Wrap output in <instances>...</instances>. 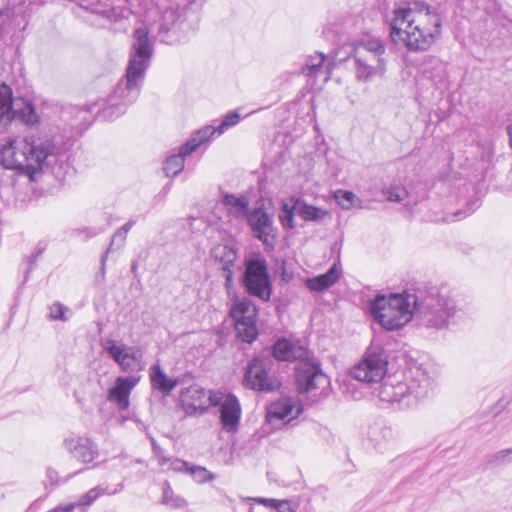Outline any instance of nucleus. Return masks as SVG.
Instances as JSON below:
<instances>
[{
    "mask_svg": "<svg viewBox=\"0 0 512 512\" xmlns=\"http://www.w3.org/2000/svg\"><path fill=\"white\" fill-rule=\"evenodd\" d=\"M69 149V141L61 135L7 138L0 144V162L6 169L18 170L30 177L47 168L56 178H63L69 169Z\"/></svg>",
    "mask_w": 512,
    "mask_h": 512,
    "instance_id": "f257e3e1",
    "label": "nucleus"
},
{
    "mask_svg": "<svg viewBox=\"0 0 512 512\" xmlns=\"http://www.w3.org/2000/svg\"><path fill=\"white\" fill-rule=\"evenodd\" d=\"M133 38L132 53L125 77L118 82L115 90L108 97L106 106L99 113V117L104 120L118 118L130 104L136 101L145 72L150 66L153 44L149 38V30L141 25L135 29Z\"/></svg>",
    "mask_w": 512,
    "mask_h": 512,
    "instance_id": "f03ea898",
    "label": "nucleus"
},
{
    "mask_svg": "<svg viewBox=\"0 0 512 512\" xmlns=\"http://www.w3.org/2000/svg\"><path fill=\"white\" fill-rule=\"evenodd\" d=\"M441 18L426 4L399 7L390 21V38L395 44L403 43L412 52L428 50L439 38Z\"/></svg>",
    "mask_w": 512,
    "mask_h": 512,
    "instance_id": "7ed1b4c3",
    "label": "nucleus"
},
{
    "mask_svg": "<svg viewBox=\"0 0 512 512\" xmlns=\"http://www.w3.org/2000/svg\"><path fill=\"white\" fill-rule=\"evenodd\" d=\"M413 318L419 327L441 330L464 315L446 287H430L413 293Z\"/></svg>",
    "mask_w": 512,
    "mask_h": 512,
    "instance_id": "20e7f679",
    "label": "nucleus"
},
{
    "mask_svg": "<svg viewBox=\"0 0 512 512\" xmlns=\"http://www.w3.org/2000/svg\"><path fill=\"white\" fill-rule=\"evenodd\" d=\"M436 372L429 366L411 368L405 380L388 378L378 389L380 401L408 408L426 398L435 387Z\"/></svg>",
    "mask_w": 512,
    "mask_h": 512,
    "instance_id": "39448f33",
    "label": "nucleus"
},
{
    "mask_svg": "<svg viewBox=\"0 0 512 512\" xmlns=\"http://www.w3.org/2000/svg\"><path fill=\"white\" fill-rule=\"evenodd\" d=\"M273 357L279 361H298L295 379L300 393H314L329 385V378L323 373L320 362L314 355L285 338L273 345Z\"/></svg>",
    "mask_w": 512,
    "mask_h": 512,
    "instance_id": "423d86ee",
    "label": "nucleus"
},
{
    "mask_svg": "<svg viewBox=\"0 0 512 512\" xmlns=\"http://www.w3.org/2000/svg\"><path fill=\"white\" fill-rule=\"evenodd\" d=\"M413 295L408 292L377 295L369 306L372 316L383 328L394 331L402 328L413 317Z\"/></svg>",
    "mask_w": 512,
    "mask_h": 512,
    "instance_id": "0eeeda50",
    "label": "nucleus"
},
{
    "mask_svg": "<svg viewBox=\"0 0 512 512\" xmlns=\"http://www.w3.org/2000/svg\"><path fill=\"white\" fill-rule=\"evenodd\" d=\"M16 120L33 127L39 118L30 102L14 99L11 87L0 82V125L6 127Z\"/></svg>",
    "mask_w": 512,
    "mask_h": 512,
    "instance_id": "6e6552de",
    "label": "nucleus"
},
{
    "mask_svg": "<svg viewBox=\"0 0 512 512\" xmlns=\"http://www.w3.org/2000/svg\"><path fill=\"white\" fill-rule=\"evenodd\" d=\"M388 363L386 350L379 345H371L362 359L351 368L350 375L367 384L379 383L387 373Z\"/></svg>",
    "mask_w": 512,
    "mask_h": 512,
    "instance_id": "1a4fd4ad",
    "label": "nucleus"
},
{
    "mask_svg": "<svg viewBox=\"0 0 512 512\" xmlns=\"http://www.w3.org/2000/svg\"><path fill=\"white\" fill-rule=\"evenodd\" d=\"M242 284L246 292L263 302H268L272 294V280L267 261L262 257L248 259L242 274Z\"/></svg>",
    "mask_w": 512,
    "mask_h": 512,
    "instance_id": "9d476101",
    "label": "nucleus"
},
{
    "mask_svg": "<svg viewBox=\"0 0 512 512\" xmlns=\"http://www.w3.org/2000/svg\"><path fill=\"white\" fill-rule=\"evenodd\" d=\"M273 360L269 356L254 357L245 369L243 384L246 388L270 392L276 390L280 383L271 373Z\"/></svg>",
    "mask_w": 512,
    "mask_h": 512,
    "instance_id": "9b49d317",
    "label": "nucleus"
},
{
    "mask_svg": "<svg viewBox=\"0 0 512 512\" xmlns=\"http://www.w3.org/2000/svg\"><path fill=\"white\" fill-rule=\"evenodd\" d=\"M231 316L235 320L237 337L246 343H252L258 336L256 318L258 310L248 298L238 299L231 308Z\"/></svg>",
    "mask_w": 512,
    "mask_h": 512,
    "instance_id": "f8f14e48",
    "label": "nucleus"
},
{
    "mask_svg": "<svg viewBox=\"0 0 512 512\" xmlns=\"http://www.w3.org/2000/svg\"><path fill=\"white\" fill-rule=\"evenodd\" d=\"M212 406H220V421L226 432H235L241 418V405L238 398L232 394L215 392L210 397Z\"/></svg>",
    "mask_w": 512,
    "mask_h": 512,
    "instance_id": "ddd939ff",
    "label": "nucleus"
},
{
    "mask_svg": "<svg viewBox=\"0 0 512 512\" xmlns=\"http://www.w3.org/2000/svg\"><path fill=\"white\" fill-rule=\"evenodd\" d=\"M353 62L352 69L356 81L370 83L385 77L387 72V59L370 58L358 55H350Z\"/></svg>",
    "mask_w": 512,
    "mask_h": 512,
    "instance_id": "4468645a",
    "label": "nucleus"
},
{
    "mask_svg": "<svg viewBox=\"0 0 512 512\" xmlns=\"http://www.w3.org/2000/svg\"><path fill=\"white\" fill-rule=\"evenodd\" d=\"M104 349L124 372H134L141 368V353L139 350L126 348L125 345L118 346L113 340L107 341Z\"/></svg>",
    "mask_w": 512,
    "mask_h": 512,
    "instance_id": "2eb2a0df",
    "label": "nucleus"
},
{
    "mask_svg": "<svg viewBox=\"0 0 512 512\" xmlns=\"http://www.w3.org/2000/svg\"><path fill=\"white\" fill-rule=\"evenodd\" d=\"M246 218L254 237L263 244L272 246L275 234L273 221L268 213L261 208H257L250 212Z\"/></svg>",
    "mask_w": 512,
    "mask_h": 512,
    "instance_id": "dca6fc26",
    "label": "nucleus"
},
{
    "mask_svg": "<svg viewBox=\"0 0 512 512\" xmlns=\"http://www.w3.org/2000/svg\"><path fill=\"white\" fill-rule=\"evenodd\" d=\"M139 380L138 376L117 377L107 392V400L115 404L119 410H127L130 406V394Z\"/></svg>",
    "mask_w": 512,
    "mask_h": 512,
    "instance_id": "f3484780",
    "label": "nucleus"
},
{
    "mask_svg": "<svg viewBox=\"0 0 512 512\" xmlns=\"http://www.w3.org/2000/svg\"><path fill=\"white\" fill-rule=\"evenodd\" d=\"M66 450L82 463H91L98 457L97 444L86 436H70L64 440Z\"/></svg>",
    "mask_w": 512,
    "mask_h": 512,
    "instance_id": "a211bd4d",
    "label": "nucleus"
},
{
    "mask_svg": "<svg viewBox=\"0 0 512 512\" xmlns=\"http://www.w3.org/2000/svg\"><path fill=\"white\" fill-rule=\"evenodd\" d=\"M216 391H206L199 385H191L188 388H185L181 397L184 402H187L190 406L193 407L195 411H199L200 414L205 413L212 403L210 402V397Z\"/></svg>",
    "mask_w": 512,
    "mask_h": 512,
    "instance_id": "6ab92c4d",
    "label": "nucleus"
},
{
    "mask_svg": "<svg viewBox=\"0 0 512 512\" xmlns=\"http://www.w3.org/2000/svg\"><path fill=\"white\" fill-rule=\"evenodd\" d=\"M353 55L386 59V46L383 40L377 37H367L360 39L354 45Z\"/></svg>",
    "mask_w": 512,
    "mask_h": 512,
    "instance_id": "aec40b11",
    "label": "nucleus"
},
{
    "mask_svg": "<svg viewBox=\"0 0 512 512\" xmlns=\"http://www.w3.org/2000/svg\"><path fill=\"white\" fill-rule=\"evenodd\" d=\"M340 278L338 265L334 263L329 270L321 275L305 280V286L310 291L321 292L333 286Z\"/></svg>",
    "mask_w": 512,
    "mask_h": 512,
    "instance_id": "412c9836",
    "label": "nucleus"
},
{
    "mask_svg": "<svg viewBox=\"0 0 512 512\" xmlns=\"http://www.w3.org/2000/svg\"><path fill=\"white\" fill-rule=\"evenodd\" d=\"M105 491L106 489L101 486L94 487L82 495L78 502L59 505L48 512H73L75 509H77L78 512H85V508L103 495Z\"/></svg>",
    "mask_w": 512,
    "mask_h": 512,
    "instance_id": "4be33fe9",
    "label": "nucleus"
},
{
    "mask_svg": "<svg viewBox=\"0 0 512 512\" xmlns=\"http://www.w3.org/2000/svg\"><path fill=\"white\" fill-rule=\"evenodd\" d=\"M422 76L436 87L445 86L447 73L445 65L437 58H431L423 64Z\"/></svg>",
    "mask_w": 512,
    "mask_h": 512,
    "instance_id": "5701e85b",
    "label": "nucleus"
},
{
    "mask_svg": "<svg viewBox=\"0 0 512 512\" xmlns=\"http://www.w3.org/2000/svg\"><path fill=\"white\" fill-rule=\"evenodd\" d=\"M300 409L294 407L291 400L284 399L278 401L270 406L267 412V420H281L289 422L294 417L298 416Z\"/></svg>",
    "mask_w": 512,
    "mask_h": 512,
    "instance_id": "b1692460",
    "label": "nucleus"
},
{
    "mask_svg": "<svg viewBox=\"0 0 512 512\" xmlns=\"http://www.w3.org/2000/svg\"><path fill=\"white\" fill-rule=\"evenodd\" d=\"M137 20V15L129 8L114 7L108 22L115 31L127 32L132 22Z\"/></svg>",
    "mask_w": 512,
    "mask_h": 512,
    "instance_id": "393cba45",
    "label": "nucleus"
},
{
    "mask_svg": "<svg viewBox=\"0 0 512 512\" xmlns=\"http://www.w3.org/2000/svg\"><path fill=\"white\" fill-rule=\"evenodd\" d=\"M150 379L152 387L165 395L170 394L177 386V380L169 378L158 364L151 367Z\"/></svg>",
    "mask_w": 512,
    "mask_h": 512,
    "instance_id": "a878e982",
    "label": "nucleus"
},
{
    "mask_svg": "<svg viewBox=\"0 0 512 512\" xmlns=\"http://www.w3.org/2000/svg\"><path fill=\"white\" fill-rule=\"evenodd\" d=\"M222 204L235 217H246L249 214V202L244 196L226 193L222 197Z\"/></svg>",
    "mask_w": 512,
    "mask_h": 512,
    "instance_id": "bb28decb",
    "label": "nucleus"
},
{
    "mask_svg": "<svg viewBox=\"0 0 512 512\" xmlns=\"http://www.w3.org/2000/svg\"><path fill=\"white\" fill-rule=\"evenodd\" d=\"M215 133H217V127L214 126H206L199 129L186 143L183 144V153L192 154L198 147L209 141Z\"/></svg>",
    "mask_w": 512,
    "mask_h": 512,
    "instance_id": "cd10ccee",
    "label": "nucleus"
},
{
    "mask_svg": "<svg viewBox=\"0 0 512 512\" xmlns=\"http://www.w3.org/2000/svg\"><path fill=\"white\" fill-rule=\"evenodd\" d=\"M296 213L304 221L313 222L321 221L327 215L326 210L310 205L300 198L296 199Z\"/></svg>",
    "mask_w": 512,
    "mask_h": 512,
    "instance_id": "c85d7f7f",
    "label": "nucleus"
},
{
    "mask_svg": "<svg viewBox=\"0 0 512 512\" xmlns=\"http://www.w3.org/2000/svg\"><path fill=\"white\" fill-rule=\"evenodd\" d=\"M190 154L183 153V145L179 148L177 154H173L166 158L163 170L167 177H175L184 169L185 157Z\"/></svg>",
    "mask_w": 512,
    "mask_h": 512,
    "instance_id": "c756f323",
    "label": "nucleus"
},
{
    "mask_svg": "<svg viewBox=\"0 0 512 512\" xmlns=\"http://www.w3.org/2000/svg\"><path fill=\"white\" fill-rule=\"evenodd\" d=\"M212 255L215 260L222 263V269L227 268V266L233 267L237 258L235 249L228 245H217L212 249Z\"/></svg>",
    "mask_w": 512,
    "mask_h": 512,
    "instance_id": "7c9ffc66",
    "label": "nucleus"
},
{
    "mask_svg": "<svg viewBox=\"0 0 512 512\" xmlns=\"http://www.w3.org/2000/svg\"><path fill=\"white\" fill-rule=\"evenodd\" d=\"M162 490H163L162 503L164 505H167V506H169L171 508H175V509H182V508L186 507L187 501L183 497L174 494V492L170 486V483L168 481H165L163 483Z\"/></svg>",
    "mask_w": 512,
    "mask_h": 512,
    "instance_id": "2f4dec72",
    "label": "nucleus"
},
{
    "mask_svg": "<svg viewBox=\"0 0 512 512\" xmlns=\"http://www.w3.org/2000/svg\"><path fill=\"white\" fill-rule=\"evenodd\" d=\"M296 199L291 198L289 203H284L279 212V220L284 228L293 229L295 227L294 216L296 213Z\"/></svg>",
    "mask_w": 512,
    "mask_h": 512,
    "instance_id": "473e14b6",
    "label": "nucleus"
},
{
    "mask_svg": "<svg viewBox=\"0 0 512 512\" xmlns=\"http://www.w3.org/2000/svg\"><path fill=\"white\" fill-rule=\"evenodd\" d=\"M19 26L16 23V11L15 7H5L0 11V31L2 33H10Z\"/></svg>",
    "mask_w": 512,
    "mask_h": 512,
    "instance_id": "72a5a7b5",
    "label": "nucleus"
},
{
    "mask_svg": "<svg viewBox=\"0 0 512 512\" xmlns=\"http://www.w3.org/2000/svg\"><path fill=\"white\" fill-rule=\"evenodd\" d=\"M324 60L325 55L322 53H316L315 55L309 56L302 68V73L307 76H317L324 67Z\"/></svg>",
    "mask_w": 512,
    "mask_h": 512,
    "instance_id": "f704fd0d",
    "label": "nucleus"
},
{
    "mask_svg": "<svg viewBox=\"0 0 512 512\" xmlns=\"http://www.w3.org/2000/svg\"><path fill=\"white\" fill-rule=\"evenodd\" d=\"M249 500L263 504L266 507L274 508L277 512H296V506L289 500L278 501L268 498H249Z\"/></svg>",
    "mask_w": 512,
    "mask_h": 512,
    "instance_id": "c9c22d12",
    "label": "nucleus"
},
{
    "mask_svg": "<svg viewBox=\"0 0 512 512\" xmlns=\"http://www.w3.org/2000/svg\"><path fill=\"white\" fill-rule=\"evenodd\" d=\"M114 7H112L108 3L103 2H91L88 6H86V9L90 11V13L101 16L106 22H108V19L112 13Z\"/></svg>",
    "mask_w": 512,
    "mask_h": 512,
    "instance_id": "e433bc0d",
    "label": "nucleus"
},
{
    "mask_svg": "<svg viewBox=\"0 0 512 512\" xmlns=\"http://www.w3.org/2000/svg\"><path fill=\"white\" fill-rule=\"evenodd\" d=\"M189 473L197 483L210 482L215 479V475L202 466H192Z\"/></svg>",
    "mask_w": 512,
    "mask_h": 512,
    "instance_id": "4c0bfd02",
    "label": "nucleus"
},
{
    "mask_svg": "<svg viewBox=\"0 0 512 512\" xmlns=\"http://www.w3.org/2000/svg\"><path fill=\"white\" fill-rule=\"evenodd\" d=\"M387 199L391 202L400 203L407 198V191L401 186H391L383 191Z\"/></svg>",
    "mask_w": 512,
    "mask_h": 512,
    "instance_id": "58836bf2",
    "label": "nucleus"
},
{
    "mask_svg": "<svg viewBox=\"0 0 512 512\" xmlns=\"http://www.w3.org/2000/svg\"><path fill=\"white\" fill-rule=\"evenodd\" d=\"M334 196L337 203L345 210H348L352 207L354 199L356 198L353 192L344 190L336 191Z\"/></svg>",
    "mask_w": 512,
    "mask_h": 512,
    "instance_id": "ea45409f",
    "label": "nucleus"
},
{
    "mask_svg": "<svg viewBox=\"0 0 512 512\" xmlns=\"http://www.w3.org/2000/svg\"><path fill=\"white\" fill-rule=\"evenodd\" d=\"M240 121V115L232 111L225 115L223 118L221 124L217 126V133L218 135L223 134L228 128L235 126Z\"/></svg>",
    "mask_w": 512,
    "mask_h": 512,
    "instance_id": "a19ab883",
    "label": "nucleus"
},
{
    "mask_svg": "<svg viewBox=\"0 0 512 512\" xmlns=\"http://www.w3.org/2000/svg\"><path fill=\"white\" fill-rule=\"evenodd\" d=\"M512 454V448L498 451L497 453L488 455L486 464L490 467H495L506 462V458Z\"/></svg>",
    "mask_w": 512,
    "mask_h": 512,
    "instance_id": "79ce46f5",
    "label": "nucleus"
},
{
    "mask_svg": "<svg viewBox=\"0 0 512 512\" xmlns=\"http://www.w3.org/2000/svg\"><path fill=\"white\" fill-rule=\"evenodd\" d=\"M479 154L481 161L484 163H491L494 157V146L489 141H484L479 144Z\"/></svg>",
    "mask_w": 512,
    "mask_h": 512,
    "instance_id": "37998d69",
    "label": "nucleus"
},
{
    "mask_svg": "<svg viewBox=\"0 0 512 512\" xmlns=\"http://www.w3.org/2000/svg\"><path fill=\"white\" fill-rule=\"evenodd\" d=\"M68 311V307L64 306L63 304L56 302L53 303L49 307V317L52 320H61L66 321L67 317L65 316V313Z\"/></svg>",
    "mask_w": 512,
    "mask_h": 512,
    "instance_id": "c03bdc74",
    "label": "nucleus"
},
{
    "mask_svg": "<svg viewBox=\"0 0 512 512\" xmlns=\"http://www.w3.org/2000/svg\"><path fill=\"white\" fill-rule=\"evenodd\" d=\"M126 236H127V233L124 232L121 228H119L113 235L112 239H111V242H110V247L109 249L112 248V246L114 244L117 243L118 247H121L124 245L125 243V240H126Z\"/></svg>",
    "mask_w": 512,
    "mask_h": 512,
    "instance_id": "a18cd8bd",
    "label": "nucleus"
},
{
    "mask_svg": "<svg viewBox=\"0 0 512 512\" xmlns=\"http://www.w3.org/2000/svg\"><path fill=\"white\" fill-rule=\"evenodd\" d=\"M170 468L176 472H189L190 466L186 461L174 459L170 461Z\"/></svg>",
    "mask_w": 512,
    "mask_h": 512,
    "instance_id": "49530a36",
    "label": "nucleus"
},
{
    "mask_svg": "<svg viewBox=\"0 0 512 512\" xmlns=\"http://www.w3.org/2000/svg\"><path fill=\"white\" fill-rule=\"evenodd\" d=\"M223 276L225 278V287L230 289L233 283V271L232 267L223 268Z\"/></svg>",
    "mask_w": 512,
    "mask_h": 512,
    "instance_id": "de8ad7c7",
    "label": "nucleus"
},
{
    "mask_svg": "<svg viewBox=\"0 0 512 512\" xmlns=\"http://www.w3.org/2000/svg\"><path fill=\"white\" fill-rule=\"evenodd\" d=\"M476 204V202H474L472 205L469 206L468 208V211H465V212H461V211H458L455 213V216L457 217V219H462L464 217H466L467 215H469L470 213H472L476 207H473L474 205Z\"/></svg>",
    "mask_w": 512,
    "mask_h": 512,
    "instance_id": "09e8293b",
    "label": "nucleus"
},
{
    "mask_svg": "<svg viewBox=\"0 0 512 512\" xmlns=\"http://www.w3.org/2000/svg\"><path fill=\"white\" fill-rule=\"evenodd\" d=\"M136 224V219H129L122 227H120L124 232L128 233L132 227Z\"/></svg>",
    "mask_w": 512,
    "mask_h": 512,
    "instance_id": "8fccbe9b",
    "label": "nucleus"
},
{
    "mask_svg": "<svg viewBox=\"0 0 512 512\" xmlns=\"http://www.w3.org/2000/svg\"><path fill=\"white\" fill-rule=\"evenodd\" d=\"M47 476L50 478L52 483H57V472L55 470L48 469Z\"/></svg>",
    "mask_w": 512,
    "mask_h": 512,
    "instance_id": "3c124183",
    "label": "nucleus"
},
{
    "mask_svg": "<svg viewBox=\"0 0 512 512\" xmlns=\"http://www.w3.org/2000/svg\"><path fill=\"white\" fill-rule=\"evenodd\" d=\"M108 251H109V250H107V251L104 253V255H102V257H101L102 272H104L105 261H106V256H107Z\"/></svg>",
    "mask_w": 512,
    "mask_h": 512,
    "instance_id": "603ef678",
    "label": "nucleus"
},
{
    "mask_svg": "<svg viewBox=\"0 0 512 512\" xmlns=\"http://www.w3.org/2000/svg\"><path fill=\"white\" fill-rule=\"evenodd\" d=\"M169 461H170V459H168V458H166V457H161V458H159V464H160L161 466L166 465Z\"/></svg>",
    "mask_w": 512,
    "mask_h": 512,
    "instance_id": "864d4df0",
    "label": "nucleus"
},
{
    "mask_svg": "<svg viewBox=\"0 0 512 512\" xmlns=\"http://www.w3.org/2000/svg\"><path fill=\"white\" fill-rule=\"evenodd\" d=\"M508 135L510 139V144L512 146V125L508 127Z\"/></svg>",
    "mask_w": 512,
    "mask_h": 512,
    "instance_id": "5fc2aeb1",
    "label": "nucleus"
},
{
    "mask_svg": "<svg viewBox=\"0 0 512 512\" xmlns=\"http://www.w3.org/2000/svg\"><path fill=\"white\" fill-rule=\"evenodd\" d=\"M78 111L80 113H88V112H90V108H80V109H78Z\"/></svg>",
    "mask_w": 512,
    "mask_h": 512,
    "instance_id": "6e6d98bb",
    "label": "nucleus"
},
{
    "mask_svg": "<svg viewBox=\"0 0 512 512\" xmlns=\"http://www.w3.org/2000/svg\"><path fill=\"white\" fill-rule=\"evenodd\" d=\"M330 71H331V67L329 65H327V75H326L325 80L329 79Z\"/></svg>",
    "mask_w": 512,
    "mask_h": 512,
    "instance_id": "4d7b16f0",
    "label": "nucleus"
},
{
    "mask_svg": "<svg viewBox=\"0 0 512 512\" xmlns=\"http://www.w3.org/2000/svg\"><path fill=\"white\" fill-rule=\"evenodd\" d=\"M118 459L121 460V461H126L127 460L126 457H119Z\"/></svg>",
    "mask_w": 512,
    "mask_h": 512,
    "instance_id": "13d9d810",
    "label": "nucleus"
},
{
    "mask_svg": "<svg viewBox=\"0 0 512 512\" xmlns=\"http://www.w3.org/2000/svg\"><path fill=\"white\" fill-rule=\"evenodd\" d=\"M135 270H136V265H135V264H133V265H132V271H133V272H135Z\"/></svg>",
    "mask_w": 512,
    "mask_h": 512,
    "instance_id": "bf43d9fd",
    "label": "nucleus"
}]
</instances>
